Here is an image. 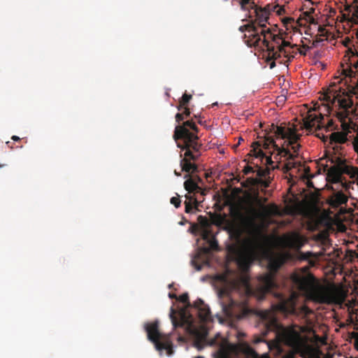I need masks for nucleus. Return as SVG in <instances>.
I'll return each instance as SVG.
<instances>
[{"label": "nucleus", "instance_id": "f257e3e1", "mask_svg": "<svg viewBox=\"0 0 358 358\" xmlns=\"http://www.w3.org/2000/svg\"><path fill=\"white\" fill-rule=\"evenodd\" d=\"M259 212L253 207H249L246 213L240 210L234 212L237 223L232 227L233 234L238 243L227 247L228 255L243 272L248 271L258 252L262 248L265 236L256 219Z\"/></svg>", "mask_w": 358, "mask_h": 358}, {"label": "nucleus", "instance_id": "f03ea898", "mask_svg": "<svg viewBox=\"0 0 358 358\" xmlns=\"http://www.w3.org/2000/svg\"><path fill=\"white\" fill-rule=\"evenodd\" d=\"M199 128L192 120H187L182 124L177 125L174 130L173 139L177 146L185 150V157L180 161L182 171L195 173L197 166L190 160L196 161L201 156L202 144L199 142Z\"/></svg>", "mask_w": 358, "mask_h": 358}, {"label": "nucleus", "instance_id": "7ed1b4c3", "mask_svg": "<svg viewBox=\"0 0 358 358\" xmlns=\"http://www.w3.org/2000/svg\"><path fill=\"white\" fill-rule=\"evenodd\" d=\"M292 280L308 299L317 303L330 302L331 296L329 290L324 287L319 285L311 273L296 274L292 277Z\"/></svg>", "mask_w": 358, "mask_h": 358}, {"label": "nucleus", "instance_id": "20e7f679", "mask_svg": "<svg viewBox=\"0 0 358 358\" xmlns=\"http://www.w3.org/2000/svg\"><path fill=\"white\" fill-rule=\"evenodd\" d=\"M270 330L279 331V339L292 348V351L285 355V358H296L295 355L303 352L306 341L294 327H284L278 320L272 319L267 323Z\"/></svg>", "mask_w": 358, "mask_h": 358}, {"label": "nucleus", "instance_id": "39448f33", "mask_svg": "<svg viewBox=\"0 0 358 358\" xmlns=\"http://www.w3.org/2000/svg\"><path fill=\"white\" fill-rule=\"evenodd\" d=\"M148 338L152 342L157 350H166L168 355L173 354V343L169 334H164L159 331V322L155 321L145 324Z\"/></svg>", "mask_w": 358, "mask_h": 358}, {"label": "nucleus", "instance_id": "423d86ee", "mask_svg": "<svg viewBox=\"0 0 358 358\" xmlns=\"http://www.w3.org/2000/svg\"><path fill=\"white\" fill-rule=\"evenodd\" d=\"M178 300L185 304V307L180 309L178 312L179 320L176 316V311L173 308H171L170 318L171 320L173 329L179 327L186 326L190 329L194 327L195 319L192 314L189 312L193 304L189 301V296L187 293H184L179 296Z\"/></svg>", "mask_w": 358, "mask_h": 358}, {"label": "nucleus", "instance_id": "0eeeda50", "mask_svg": "<svg viewBox=\"0 0 358 358\" xmlns=\"http://www.w3.org/2000/svg\"><path fill=\"white\" fill-rule=\"evenodd\" d=\"M219 296L225 316L230 319H241L247 314V310L241 303L233 300L226 289H220Z\"/></svg>", "mask_w": 358, "mask_h": 358}, {"label": "nucleus", "instance_id": "6e6552de", "mask_svg": "<svg viewBox=\"0 0 358 358\" xmlns=\"http://www.w3.org/2000/svg\"><path fill=\"white\" fill-rule=\"evenodd\" d=\"M283 262L278 257H273L269 259L268 263V272L259 275L258 278L259 288L262 293L265 294L271 291L276 286L274 280L275 275Z\"/></svg>", "mask_w": 358, "mask_h": 358}, {"label": "nucleus", "instance_id": "1a4fd4ad", "mask_svg": "<svg viewBox=\"0 0 358 358\" xmlns=\"http://www.w3.org/2000/svg\"><path fill=\"white\" fill-rule=\"evenodd\" d=\"M252 150L251 151L253 152V155L256 157L263 159L266 155V154L264 152L263 149L268 152L271 151V148L274 149L275 148H278V145L275 143L274 138L266 134V136L264 137L259 136V140L252 143Z\"/></svg>", "mask_w": 358, "mask_h": 358}, {"label": "nucleus", "instance_id": "9d476101", "mask_svg": "<svg viewBox=\"0 0 358 358\" xmlns=\"http://www.w3.org/2000/svg\"><path fill=\"white\" fill-rule=\"evenodd\" d=\"M269 132L273 133L277 138L289 140V144L297 142L300 138V135L296 133V129L294 127L285 128V127L275 126L272 124Z\"/></svg>", "mask_w": 358, "mask_h": 358}, {"label": "nucleus", "instance_id": "9b49d317", "mask_svg": "<svg viewBox=\"0 0 358 358\" xmlns=\"http://www.w3.org/2000/svg\"><path fill=\"white\" fill-rule=\"evenodd\" d=\"M257 28L255 25L253 20L250 21L249 23L242 25L238 28V30L243 33L247 31L248 34H244L245 43L249 47H257L259 45V38L257 34Z\"/></svg>", "mask_w": 358, "mask_h": 358}, {"label": "nucleus", "instance_id": "f8f14e48", "mask_svg": "<svg viewBox=\"0 0 358 358\" xmlns=\"http://www.w3.org/2000/svg\"><path fill=\"white\" fill-rule=\"evenodd\" d=\"M268 154L269 155H266L264 158L266 159V164L270 166H273L274 162H280L282 157H284L287 161L292 160L295 157V155L292 154L289 150L284 146L280 147L278 145V148H275L273 152L269 151Z\"/></svg>", "mask_w": 358, "mask_h": 358}, {"label": "nucleus", "instance_id": "ddd939ff", "mask_svg": "<svg viewBox=\"0 0 358 358\" xmlns=\"http://www.w3.org/2000/svg\"><path fill=\"white\" fill-rule=\"evenodd\" d=\"M249 9L248 10L250 12L248 15L249 18H252L253 16L255 17V20H253L255 22V25L257 27L261 29L266 27V22L269 19V15H268V11L266 9H262V7L258 6L255 3V6H248Z\"/></svg>", "mask_w": 358, "mask_h": 358}, {"label": "nucleus", "instance_id": "4468645a", "mask_svg": "<svg viewBox=\"0 0 358 358\" xmlns=\"http://www.w3.org/2000/svg\"><path fill=\"white\" fill-rule=\"evenodd\" d=\"M189 312L192 315L193 313L196 314L201 322H208L211 319L209 307L201 299H199L194 302Z\"/></svg>", "mask_w": 358, "mask_h": 358}, {"label": "nucleus", "instance_id": "2eb2a0df", "mask_svg": "<svg viewBox=\"0 0 358 358\" xmlns=\"http://www.w3.org/2000/svg\"><path fill=\"white\" fill-rule=\"evenodd\" d=\"M355 169V167L348 166L344 162H341L329 169V175L336 181H338L343 174L349 175L350 178H353Z\"/></svg>", "mask_w": 358, "mask_h": 358}, {"label": "nucleus", "instance_id": "dca6fc26", "mask_svg": "<svg viewBox=\"0 0 358 358\" xmlns=\"http://www.w3.org/2000/svg\"><path fill=\"white\" fill-rule=\"evenodd\" d=\"M260 318L262 320V323L264 327V331L262 333V336H255L254 338V343H259L261 342H266L264 340V337L266 336L267 334L269 331H274L276 334V336L279 338L278 332L279 331H275V330H270L267 328V323L269 322L270 320L275 319L277 320V318L273 315V313L268 310H264L261 311L259 314Z\"/></svg>", "mask_w": 358, "mask_h": 358}, {"label": "nucleus", "instance_id": "f3484780", "mask_svg": "<svg viewBox=\"0 0 358 358\" xmlns=\"http://www.w3.org/2000/svg\"><path fill=\"white\" fill-rule=\"evenodd\" d=\"M323 120L324 116L321 113L316 115L309 111L307 116L303 119V128L308 132H311L315 127L320 129L322 127Z\"/></svg>", "mask_w": 358, "mask_h": 358}, {"label": "nucleus", "instance_id": "a211bd4d", "mask_svg": "<svg viewBox=\"0 0 358 358\" xmlns=\"http://www.w3.org/2000/svg\"><path fill=\"white\" fill-rule=\"evenodd\" d=\"M257 34L259 38V45L258 47L269 48L271 45V41H273V36H275L276 34H274L271 32L270 28L263 27V28H257Z\"/></svg>", "mask_w": 358, "mask_h": 358}, {"label": "nucleus", "instance_id": "6ab92c4d", "mask_svg": "<svg viewBox=\"0 0 358 358\" xmlns=\"http://www.w3.org/2000/svg\"><path fill=\"white\" fill-rule=\"evenodd\" d=\"M296 44H292L289 42H283L281 45L279 51L283 52L284 57L287 58V62L293 59L297 53Z\"/></svg>", "mask_w": 358, "mask_h": 358}, {"label": "nucleus", "instance_id": "aec40b11", "mask_svg": "<svg viewBox=\"0 0 358 358\" xmlns=\"http://www.w3.org/2000/svg\"><path fill=\"white\" fill-rule=\"evenodd\" d=\"M348 197L342 192H338L328 199L329 205L333 208H337L340 206L348 202Z\"/></svg>", "mask_w": 358, "mask_h": 358}, {"label": "nucleus", "instance_id": "412c9836", "mask_svg": "<svg viewBox=\"0 0 358 358\" xmlns=\"http://www.w3.org/2000/svg\"><path fill=\"white\" fill-rule=\"evenodd\" d=\"M266 52L265 55L266 62H268L269 60H277L280 57L281 54L283 52L279 51V48L275 49L274 45H271L269 48H266Z\"/></svg>", "mask_w": 358, "mask_h": 358}, {"label": "nucleus", "instance_id": "4be33fe9", "mask_svg": "<svg viewBox=\"0 0 358 358\" xmlns=\"http://www.w3.org/2000/svg\"><path fill=\"white\" fill-rule=\"evenodd\" d=\"M185 189L189 192L192 193L194 192H199L201 188L199 186L198 183L193 178H187L184 182Z\"/></svg>", "mask_w": 358, "mask_h": 358}, {"label": "nucleus", "instance_id": "5701e85b", "mask_svg": "<svg viewBox=\"0 0 358 358\" xmlns=\"http://www.w3.org/2000/svg\"><path fill=\"white\" fill-rule=\"evenodd\" d=\"M186 198L188 201L185 202V213H192L194 209H196L198 206V201L196 199L193 198L192 196L186 195Z\"/></svg>", "mask_w": 358, "mask_h": 358}, {"label": "nucleus", "instance_id": "b1692460", "mask_svg": "<svg viewBox=\"0 0 358 358\" xmlns=\"http://www.w3.org/2000/svg\"><path fill=\"white\" fill-rule=\"evenodd\" d=\"M339 106L343 109V111L338 113V116L341 120H344L348 115V108L350 107V103L345 99L338 100Z\"/></svg>", "mask_w": 358, "mask_h": 358}, {"label": "nucleus", "instance_id": "393cba45", "mask_svg": "<svg viewBox=\"0 0 358 358\" xmlns=\"http://www.w3.org/2000/svg\"><path fill=\"white\" fill-rule=\"evenodd\" d=\"M346 140V135L342 132H334L330 136L331 143H343Z\"/></svg>", "mask_w": 358, "mask_h": 358}, {"label": "nucleus", "instance_id": "a878e982", "mask_svg": "<svg viewBox=\"0 0 358 358\" xmlns=\"http://www.w3.org/2000/svg\"><path fill=\"white\" fill-rule=\"evenodd\" d=\"M261 209L262 211V214L266 215H274L276 214L278 211L277 206L274 203L270 204L268 206L262 205L261 206Z\"/></svg>", "mask_w": 358, "mask_h": 358}, {"label": "nucleus", "instance_id": "bb28decb", "mask_svg": "<svg viewBox=\"0 0 358 358\" xmlns=\"http://www.w3.org/2000/svg\"><path fill=\"white\" fill-rule=\"evenodd\" d=\"M204 222V224L206 226L202 230L201 237L204 241H208L210 239H213L215 237V236L213 233L207 227L208 226V220H205Z\"/></svg>", "mask_w": 358, "mask_h": 358}, {"label": "nucleus", "instance_id": "cd10ccee", "mask_svg": "<svg viewBox=\"0 0 358 358\" xmlns=\"http://www.w3.org/2000/svg\"><path fill=\"white\" fill-rule=\"evenodd\" d=\"M191 99V94H187L185 93L179 101V106L177 107L178 110H181L184 106H187V103L189 102Z\"/></svg>", "mask_w": 358, "mask_h": 358}, {"label": "nucleus", "instance_id": "c85d7f7f", "mask_svg": "<svg viewBox=\"0 0 358 358\" xmlns=\"http://www.w3.org/2000/svg\"><path fill=\"white\" fill-rule=\"evenodd\" d=\"M241 10L245 11L249 9L248 6H255V0H240Z\"/></svg>", "mask_w": 358, "mask_h": 358}, {"label": "nucleus", "instance_id": "c756f323", "mask_svg": "<svg viewBox=\"0 0 358 358\" xmlns=\"http://www.w3.org/2000/svg\"><path fill=\"white\" fill-rule=\"evenodd\" d=\"M283 42H287L280 36L276 34L275 36H273V41H271V45H274L278 49L280 48Z\"/></svg>", "mask_w": 358, "mask_h": 358}, {"label": "nucleus", "instance_id": "7c9ffc66", "mask_svg": "<svg viewBox=\"0 0 358 358\" xmlns=\"http://www.w3.org/2000/svg\"><path fill=\"white\" fill-rule=\"evenodd\" d=\"M282 23L286 27L287 29H289L288 26L290 25L291 27H294V24H297L298 22H295L294 19L291 17H286L282 20Z\"/></svg>", "mask_w": 358, "mask_h": 358}, {"label": "nucleus", "instance_id": "2f4dec72", "mask_svg": "<svg viewBox=\"0 0 358 358\" xmlns=\"http://www.w3.org/2000/svg\"><path fill=\"white\" fill-rule=\"evenodd\" d=\"M170 202H171V204H173L177 208L180 206L181 201H180V199L179 196H173L171 199Z\"/></svg>", "mask_w": 358, "mask_h": 358}, {"label": "nucleus", "instance_id": "473e14b6", "mask_svg": "<svg viewBox=\"0 0 358 358\" xmlns=\"http://www.w3.org/2000/svg\"><path fill=\"white\" fill-rule=\"evenodd\" d=\"M207 242L209 243L210 249L215 250L218 248V244L215 237L213 239L208 241Z\"/></svg>", "mask_w": 358, "mask_h": 358}, {"label": "nucleus", "instance_id": "72a5a7b5", "mask_svg": "<svg viewBox=\"0 0 358 358\" xmlns=\"http://www.w3.org/2000/svg\"><path fill=\"white\" fill-rule=\"evenodd\" d=\"M296 49L297 52L301 55L305 56L306 55V51L309 49V47L307 45H303L302 49L298 48V47Z\"/></svg>", "mask_w": 358, "mask_h": 358}, {"label": "nucleus", "instance_id": "f704fd0d", "mask_svg": "<svg viewBox=\"0 0 358 358\" xmlns=\"http://www.w3.org/2000/svg\"><path fill=\"white\" fill-rule=\"evenodd\" d=\"M278 7V5L271 6L270 4L266 5L265 7L262 8V9H266L268 11V15H269L271 11H275V10Z\"/></svg>", "mask_w": 358, "mask_h": 358}, {"label": "nucleus", "instance_id": "c9c22d12", "mask_svg": "<svg viewBox=\"0 0 358 358\" xmlns=\"http://www.w3.org/2000/svg\"><path fill=\"white\" fill-rule=\"evenodd\" d=\"M285 143H287V146H289V145L292 146V149L293 150L294 153H298V151H299V148H300V145L299 144H296V142L294 143L293 144H289V140H287Z\"/></svg>", "mask_w": 358, "mask_h": 358}, {"label": "nucleus", "instance_id": "e433bc0d", "mask_svg": "<svg viewBox=\"0 0 358 358\" xmlns=\"http://www.w3.org/2000/svg\"><path fill=\"white\" fill-rule=\"evenodd\" d=\"M181 110H182V112L181 113H183L184 117L185 118L190 116V114H191L190 110L187 106H184Z\"/></svg>", "mask_w": 358, "mask_h": 358}, {"label": "nucleus", "instance_id": "4c0bfd02", "mask_svg": "<svg viewBox=\"0 0 358 358\" xmlns=\"http://www.w3.org/2000/svg\"><path fill=\"white\" fill-rule=\"evenodd\" d=\"M266 171L265 170H263L260 167L257 166V175L259 177H260V178L264 177L266 176Z\"/></svg>", "mask_w": 358, "mask_h": 358}, {"label": "nucleus", "instance_id": "58836bf2", "mask_svg": "<svg viewBox=\"0 0 358 358\" xmlns=\"http://www.w3.org/2000/svg\"><path fill=\"white\" fill-rule=\"evenodd\" d=\"M255 171V170L254 169V168L250 166H246L243 169V172L245 175H248L250 173H254Z\"/></svg>", "mask_w": 358, "mask_h": 358}, {"label": "nucleus", "instance_id": "ea45409f", "mask_svg": "<svg viewBox=\"0 0 358 358\" xmlns=\"http://www.w3.org/2000/svg\"><path fill=\"white\" fill-rule=\"evenodd\" d=\"M323 99L324 101H326L327 102H328V103L331 102V104H333L335 101V97L334 96V98L331 99V96L328 94H324Z\"/></svg>", "mask_w": 358, "mask_h": 358}, {"label": "nucleus", "instance_id": "a19ab883", "mask_svg": "<svg viewBox=\"0 0 358 358\" xmlns=\"http://www.w3.org/2000/svg\"><path fill=\"white\" fill-rule=\"evenodd\" d=\"M185 117H184L183 113H177V114L176 115V121L177 122H178V123H179L180 122H181V121L184 120H185Z\"/></svg>", "mask_w": 358, "mask_h": 358}, {"label": "nucleus", "instance_id": "79ce46f5", "mask_svg": "<svg viewBox=\"0 0 358 358\" xmlns=\"http://www.w3.org/2000/svg\"><path fill=\"white\" fill-rule=\"evenodd\" d=\"M277 10H275V12H276V13L278 15H282L283 14L285 13V9L284 8V7L282 6H279L277 7L276 8Z\"/></svg>", "mask_w": 358, "mask_h": 358}, {"label": "nucleus", "instance_id": "37998d69", "mask_svg": "<svg viewBox=\"0 0 358 358\" xmlns=\"http://www.w3.org/2000/svg\"><path fill=\"white\" fill-rule=\"evenodd\" d=\"M296 162H288L285 164V169L287 171H289V169H291L292 168H294L295 166H296Z\"/></svg>", "mask_w": 358, "mask_h": 358}, {"label": "nucleus", "instance_id": "c03bdc74", "mask_svg": "<svg viewBox=\"0 0 358 358\" xmlns=\"http://www.w3.org/2000/svg\"><path fill=\"white\" fill-rule=\"evenodd\" d=\"M248 355L252 357V358H259V355L257 353V352L255 350H254L253 349H250L249 351H248Z\"/></svg>", "mask_w": 358, "mask_h": 358}, {"label": "nucleus", "instance_id": "a18cd8bd", "mask_svg": "<svg viewBox=\"0 0 358 358\" xmlns=\"http://www.w3.org/2000/svg\"><path fill=\"white\" fill-rule=\"evenodd\" d=\"M352 337L355 338L356 339V344L355 347L358 350V333L356 332H352Z\"/></svg>", "mask_w": 358, "mask_h": 358}, {"label": "nucleus", "instance_id": "49530a36", "mask_svg": "<svg viewBox=\"0 0 358 358\" xmlns=\"http://www.w3.org/2000/svg\"><path fill=\"white\" fill-rule=\"evenodd\" d=\"M267 64H268L270 69H273L275 66V60H269V62H267Z\"/></svg>", "mask_w": 358, "mask_h": 358}, {"label": "nucleus", "instance_id": "de8ad7c7", "mask_svg": "<svg viewBox=\"0 0 358 358\" xmlns=\"http://www.w3.org/2000/svg\"><path fill=\"white\" fill-rule=\"evenodd\" d=\"M215 358H229V357L226 353H221L217 355Z\"/></svg>", "mask_w": 358, "mask_h": 358}, {"label": "nucleus", "instance_id": "09e8293b", "mask_svg": "<svg viewBox=\"0 0 358 358\" xmlns=\"http://www.w3.org/2000/svg\"><path fill=\"white\" fill-rule=\"evenodd\" d=\"M192 178L194 179L198 184L202 182V179L198 176H194Z\"/></svg>", "mask_w": 358, "mask_h": 358}, {"label": "nucleus", "instance_id": "8fccbe9b", "mask_svg": "<svg viewBox=\"0 0 358 358\" xmlns=\"http://www.w3.org/2000/svg\"><path fill=\"white\" fill-rule=\"evenodd\" d=\"M308 20L310 24H316V23H317V22H316V21H315V18H314L313 16H311V17H310L309 18H308V20Z\"/></svg>", "mask_w": 358, "mask_h": 358}, {"label": "nucleus", "instance_id": "3c124183", "mask_svg": "<svg viewBox=\"0 0 358 358\" xmlns=\"http://www.w3.org/2000/svg\"><path fill=\"white\" fill-rule=\"evenodd\" d=\"M354 174H353V178H358V168H356L355 169V171L353 172Z\"/></svg>", "mask_w": 358, "mask_h": 358}, {"label": "nucleus", "instance_id": "603ef678", "mask_svg": "<svg viewBox=\"0 0 358 358\" xmlns=\"http://www.w3.org/2000/svg\"><path fill=\"white\" fill-rule=\"evenodd\" d=\"M169 296L171 298V299H177V296L176 294H173V293H169Z\"/></svg>", "mask_w": 358, "mask_h": 358}, {"label": "nucleus", "instance_id": "864d4df0", "mask_svg": "<svg viewBox=\"0 0 358 358\" xmlns=\"http://www.w3.org/2000/svg\"><path fill=\"white\" fill-rule=\"evenodd\" d=\"M351 53H352V57H358V52L355 51V52H354L353 51L350 50Z\"/></svg>", "mask_w": 358, "mask_h": 358}, {"label": "nucleus", "instance_id": "5fc2aeb1", "mask_svg": "<svg viewBox=\"0 0 358 358\" xmlns=\"http://www.w3.org/2000/svg\"><path fill=\"white\" fill-rule=\"evenodd\" d=\"M11 139L15 141H18L20 140V137L17 136H13L11 137Z\"/></svg>", "mask_w": 358, "mask_h": 358}, {"label": "nucleus", "instance_id": "6e6d98bb", "mask_svg": "<svg viewBox=\"0 0 358 358\" xmlns=\"http://www.w3.org/2000/svg\"><path fill=\"white\" fill-rule=\"evenodd\" d=\"M303 15H304L306 17H307L308 18H309L310 17H311V15H310V13H309V12H308V11L304 12V13H303Z\"/></svg>", "mask_w": 358, "mask_h": 358}, {"label": "nucleus", "instance_id": "4d7b16f0", "mask_svg": "<svg viewBox=\"0 0 358 358\" xmlns=\"http://www.w3.org/2000/svg\"><path fill=\"white\" fill-rule=\"evenodd\" d=\"M303 309L305 310V313L306 314L311 312V310L308 308H307V307H304Z\"/></svg>", "mask_w": 358, "mask_h": 358}, {"label": "nucleus", "instance_id": "13d9d810", "mask_svg": "<svg viewBox=\"0 0 358 358\" xmlns=\"http://www.w3.org/2000/svg\"><path fill=\"white\" fill-rule=\"evenodd\" d=\"M310 13V15L315 12L314 8H310V10L308 11Z\"/></svg>", "mask_w": 358, "mask_h": 358}, {"label": "nucleus", "instance_id": "bf43d9fd", "mask_svg": "<svg viewBox=\"0 0 358 358\" xmlns=\"http://www.w3.org/2000/svg\"><path fill=\"white\" fill-rule=\"evenodd\" d=\"M174 173H175V175H176V176H180V175H181V174H180V173L177 172L176 170H175V171H174Z\"/></svg>", "mask_w": 358, "mask_h": 358}, {"label": "nucleus", "instance_id": "052dcab7", "mask_svg": "<svg viewBox=\"0 0 358 358\" xmlns=\"http://www.w3.org/2000/svg\"><path fill=\"white\" fill-rule=\"evenodd\" d=\"M264 186H265L266 187H268V182H265V184H264Z\"/></svg>", "mask_w": 358, "mask_h": 358}, {"label": "nucleus", "instance_id": "680f3d73", "mask_svg": "<svg viewBox=\"0 0 358 358\" xmlns=\"http://www.w3.org/2000/svg\"><path fill=\"white\" fill-rule=\"evenodd\" d=\"M323 30H324V29H323V28H322V27H320V28H319V31H322Z\"/></svg>", "mask_w": 358, "mask_h": 358}, {"label": "nucleus", "instance_id": "e2e57ef3", "mask_svg": "<svg viewBox=\"0 0 358 358\" xmlns=\"http://www.w3.org/2000/svg\"><path fill=\"white\" fill-rule=\"evenodd\" d=\"M198 122H199V124H203V122H202V121H201V120H199L198 121Z\"/></svg>", "mask_w": 358, "mask_h": 358}, {"label": "nucleus", "instance_id": "0e129e2a", "mask_svg": "<svg viewBox=\"0 0 358 358\" xmlns=\"http://www.w3.org/2000/svg\"><path fill=\"white\" fill-rule=\"evenodd\" d=\"M188 177H189V174H186V175L185 176V178H187Z\"/></svg>", "mask_w": 358, "mask_h": 358}, {"label": "nucleus", "instance_id": "69168bd1", "mask_svg": "<svg viewBox=\"0 0 358 358\" xmlns=\"http://www.w3.org/2000/svg\"><path fill=\"white\" fill-rule=\"evenodd\" d=\"M201 219H203V216H202V215H200V216L199 217V220H201Z\"/></svg>", "mask_w": 358, "mask_h": 358}, {"label": "nucleus", "instance_id": "338daca9", "mask_svg": "<svg viewBox=\"0 0 358 358\" xmlns=\"http://www.w3.org/2000/svg\"><path fill=\"white\" fill-rule=\"evenodd\" d=\"M272 167H273V169L278 168V165H276V166H273Z\"/></svg>", "mask_w": 358, "mask_h": 358}, {"label": "nucleus", "instance_id": "774afa93", "mask_svg": "<svg viewBox=\"0 0 358 358\" xmlns=\"http://www.w3.org/2000/svg\"><path fill=\"white\" fill-rule=\"evenodd\" d=\"M196 269H197V270H200V269H201V266H197V267H196Z\"/></svg>", "mask_w": 358, "mask_h": 358}]
</instances>
